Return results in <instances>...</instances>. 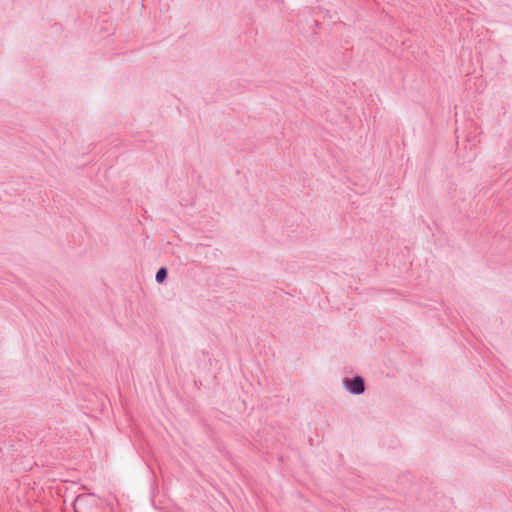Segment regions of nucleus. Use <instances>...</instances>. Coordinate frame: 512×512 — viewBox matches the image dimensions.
Returning <instances> with one entry per match:
<instances>
[{
	"label": "nucleus",
	"mask_w": 512,
	"mask_h": 512,
	"mask_svg": "<svg viewBox=\"0 0 512 512\" xmlns=\"http://www.w3.org/2000/svg\"><path fill=\"white\" fill-rule=\"evenodd\" d=\"M343 388L351 395L359 396L365 392V380L360 375L342 379Z\"/></svg>",
	"instance_id": "f257e3e1"
},
{
	"label": "nucleus",
	"mask_w": 512,
	"mask_h": 512,
	"mask_svg": "<svg viewBox=\"0 0 512 512\" xmlns=\"http://www.w3.org/2000/svg\"><path fill=\"white\" fill-rule=\"evenodd\" d=\"M168 271L165 267H161L158 269L155 275V280L158 284L163 283L167 278Z\"/></svg>",
	"instance_id": "f03ea898"
}]
</instances>
